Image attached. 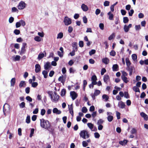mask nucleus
Returning a JSON list of instances; mask_svg holds the SVG:
<instances>
[{"mask_svg":"<svg viewBox=\"0 0 148 148\" xmlns=\"http://www.w3.org/2000/svg\"><path fill=\"white\" fill-rule=\"evenodd\" d=\"M118 106L120 108L123 109L125 108V105L124 102L121 101L119 102Z\"/></svg>","mask_w":148,"mask_h":148,"instance_id":"nucleus-12","label":"nucleus"},{"mask_svg":"<svg viewBox=\"0 0 148 148\" xmlns=\"http://www.w3.org/2000/svg\"><path fill=\"white\" fill-rule=\"evenodd\" d=\"M115 36V34L114 33H113L110 36L108 37V40H111Z\"/></svg>","mask_w":148,"mask_h":148,"instance_id":"nucleus-37","label":"nucleus"},{"mask_svg":"<svg viewBox=\"0 0 148 148\" xmlns=\"http://www.w3.org/2000/svg\"><path fill=\"white\" fill-rule=\"evenodd\" d=\"M18 10L17 9V8L15 7H13L12 8V12H18Z\"/></svg>","mask_w":148,"mask_h":148,"instance_id":"nucleus-48","label":"nucleus"},{"mask_svg":"<svg viewBox=\"0 0 148 148\" xmlns=\"http://www.w3.org/2000/svg\"><path fill=\"white\" fill-rule=\"evenodd\" d=\"M12 58L13 60L14 61H19L21 58V57L17 55L15 57H13Z\"/></svg>","mask_w":148,"mask_h":148,"instance_id":"nucleus-28","label":"nucleus"},{"mask_svg":"<svg viewBox=\"0 0 148 148\" xmlns=\"http://www.w3.org/2000/svg\"><path fill=\"white\" fill-rule=\"evenodd\" d=\"M121 78L123 81L125 83H127L129 81V79L126 77H121Z\"/></svg>","mask_w":148,"mask_h":148,"instance_id":"nucleus-24","label":"nucleus"},{"mask_svg":"<svg viewBox=\"0 0 148 148\" xmlns=\"http://www.w3.org/2000/svg\"><path fill=\"white\" fill-rule=\"evenodd\" d=\"M126 69L129 72L130 75L131 76L132 74L133 71L134 70V67L133 66H129L127 67Z\"/></svg>","mask_w":148,"mask_h":148,"instance_id":"nucleus-8","label":"nucleus"},{"mask_svg":"<svg viewBox=\"0 0 148 148\" xmlns=\"http://www.w3.org/2000/svg\"><path fill=\"white\" fill-rule=\"evenodd\" d=\"M26 121L27 123H30V117L29 116H27Z\"/></svg>","mask_w":148,"mask_h":148,"instance_id":"nucleus-54","label":"nucleus"},{"mask_svg":"<svg viewBox=\"0 0 148 148\" xmlns=\"http://www.w3.org/2000/svg\"><path fill=\"white\" fill-rule=\"evenodd\" d=\"M129 19L128 17H124L123 18V22L125 23H127L128 22Z\"/></svg>","mask_w":148,"mask_h":148,"instance_id":"nucleus-39","label":"nucleus"},{"mask_svg":"<svg viewBox=\"0 0 148 148\" xmlns=\"http://www.w3.org/2000/svg\"><path fill=\"white\" fill-rule=\"evenodd\" d=\"M82 146L84 147H86L88 145V144L87 142L86 141H84L82 143Z\"/></svg>","mask_w":148,"mask_h":148,"instance_id":"nucleus-41","label":"nucleus"},{"mask_svg":"<svg viewBox=\"0 0 148 148\" xmlns=\"http://www.w3.org/2000/svg\"><path fill=\"white\" fill-rule=\"evenodd\" d=\"M40 126L42 128L46 129H48L50 128V123L48 120L43 119H40Z\"/></svg>","mask_w":148,"mask_h":148,"instance_id":"nucleus-1","label":"nucleus"},{"mask_svg":"<svg viewBox=\"0 0 148 148\" xmlns=\"http://www.w3.org/2000/svg\"><path fill=\"white\" fill-rule=\"evenodd\" d=\"M87 125L89 128L92 130L93 128L94 125L91 123H87Z\"/></svg>","mask_w":148,"mask_h":148,"instance_id":"nucleus-32","label":"nucleus"},{"mask_svg":"<svg viewBox=\"0 0 148 148\" xmlns=\"http://www.w3.org/2000/svg\"><path fill=\"white\" fill-rule=\"evenodd\" d=\"M121 72L122 73L121 77H126L127 75V73L124 71H121Z\"/></svg>","mask_w":148,"mask_h":148,"instance_id":"nucleus-40","label":"nucleus"},{"mask_svg":"<svg viewBox=\"0 0 148 148\" xmlns=\"http://www.w3.org/2000/svg\"><path fill=\"white\" fill-rule=\"evenodd\" d=\"M35 71L36 73H38L40 71L41 68L39 64H36L35 65Z\"/></svg>","mask_w":148,"mask_h":148,"instance_id":"nucleus-16","label":"nucleus"},{"mask_svg":"<svg viewBox=\"0 0 148 148\" xmlns=\"http://www.w3.org/2000/svg\"><path fill=\"white\" fill-rule=\"evenodd\" d=\"M52 101L56 102L57 101L59 98V96L58 95L56 92H54L53 95H50Z\"/></svg>","mask_w":148,"mask_h":148,"instance_id":"nucleus-4","label":"nucleus"},{"mask_svg":"<svg viewBox=\"0 0 148 148\" xmlns=\"http://www.w3.org/2000/svg\"><path fill=\"white\" fill-rule=\"evenodd\" d=\"M102 97L103 99H105L106 101H108L109 99V97L107 95L105 94L103 95H102Z\"/></svg>","mask_w":148,"mask_h":148,"instance_id":"nucleus-42","label":"nucleus"},{"mask_svg":"<svg viewBox=\"0 0 148 148\" xmlns=\"http://www.w3.org/2000/svg\"><path fill=\"white\" fill-rule=\"evenodd\" d=\"M10 106L7 103H5L3 106V112L5 115L6 112H9L10 110Z\"/></svg>","mask_w":148,"mask_h":148,"instance_id":"nucleus-5","label":"nucleus"},{"mask_svg":"<svg viewBox=\"0 0 148 148\" xmlns=\"http://www.w3.org/2000/svg\"><path fill=\"white\" fill-rule=\"evenodd\" d=\"M83 21L84 23H86L87 22V19L86 16H84L83 18Z\"/></svg>","mask_w":148,"mask_h":148,"instance_id":"nucleus-62","label":"nucleus"},{"mask_svg":"<svg viewBox=\"0 0 148 148\" xmlns=\"http://www.w3.org/2000/svg\"><path fill=\"white\" fill-rule=\"evenodd\" d=\"M25 81H22L19 84L20 87H25Z\"/></svg>","mask_w":148,"mask_h":148,"instance_id":"nucleus-31","label":"nucleus"},{"mask_svg":"<svg viewBox=\"0 0 148 148\" xmlns=\"http://www.w3.org/2000/svg\"><path fill=\"white\" fill-rule=\"evenodd\" d=\"M34 40L38 42H40L41 40V38L38 36H36L34 38Z\"/></svg>","mask_w":148,"mask_h":148,"instance_id":"nucleus-43","label":"nucleus"},{"mask_svg":"<svg viewBox=\"0 0 148 148\" xmlns=\"http://www.w3.org/2000/svg\"><path fill=\"white\" fill-rule=\"evenodd\" d=\"M48 72L44 70L42 72V74L44 75V77L46 78L47 77Z\"/></svg>","mask_w":148,"mask_h":148,"instance_id":"nucleus-30","label":"nucleus"},{"mask_svg":"<svg viewBox=\"0 0 148 148\" xmlns=\"http://www.w3.org/2000/svg\"><path fill=\"white\" fill-rule=\"evenodd\" d=\"M128 142V141L126 140H124L123 141H120L119 144L122 145H125Z\"/></svg>","mask_w":148,"mask_h":148,"instance_id":"nucleus-25","label":"nucleus"},{"mask_svg":"<svg viewBox=\"0 0 148 148\" xmlns=\"http://www.w3.org/2000/svg\"><path fill=\"white\" fill-rule=\"evenodd\" d=\"M132 57L134 63H136L137 62V55L135 54H133L132 55Z\"/></svg>","mask_w":148,"mask_h":148,"instance_id":"nucleus-14","label":"nucleus"},{"mask_svg":"<svg viewBox=\"0 0 148 148\" xmlns=\"http://www.w3.org/2000/svg\"><path fill=\"white\" fill-rule=\"evenodd\" d=\"M53 113L59 114L61 113V112L57 108H54L53 110Z\"/></svg>","mask_w":148,"mask_h":148,"instance_id":"nucleus-20","label":"nucleus"},{"mask_svg":"<svg viewBox=\"0 0 148 148\" xmlns=\"http://www.w3.org/2000/svg\"><path fill=\"white\" fill-rule=\"evenodd\" d=\"M27 44L25 43H23L22 46L21 48V50L19 54L22 55L25 53L26 51V49L25 48L26 47Z\"/></svg>","mask_w":148,"mask_h":148,"instance_id":"nucleus-6","label":"nucleus"},{"mask_svg":"<svg viewBox=\"0 0 148 148\" xmlns=\"http://www.w3.org/2000/svg\"><path fill=\"white\" fill-rule=\"evenodd\" d=\"M110 55L114 56L116 55V52L114 50H112L110 52Z\"/></svg>","mask_w":148,"mask_h":148,"instance_id":"nucleus-56","label":"nucleus"},{"mask_svg":"<svg viewBox=\"0 0 148 148\" xmlns=\"http://www.w3.org/2000/svg\"><path fill=\"white\" fill-rule=\"evenodd\" d=\"M119 66L117 64H114L112 67V70L113 71H116L119 70Z\"/></svg>","mask_w":148,"mask_h":148,"instance_id":"nucleus-19","label":"nucleus"},{"mask_svg":"<svg viewBox=\"0 0 148 148\" xmlns=\"http://www.w3.org/2000/svg\"><path fill=\"white\" fill-rule=\"evenodd\" d=\"M51 66L49 62H46L44 65V68L46 70H49L51 69Z\"/></svg>","mask_w":148,"mask_h":148,"instance_id":"nucleus-10","label":"nucleus"},{"mask_svg":"<svg viewBox=\"0 0 148 148\" xmlns=\"http://www.w3.org/2000/svg\"><path fill=\"white\" fill-rule=\"evenodd\" d=\"M100 91L99 90H95L94 94L95 95L97 96L100 93Z\"/></svg>","mask_w":148,"mask_h":148,"instance_id":"nucleus-50","label":"nucleus"},{"mask_svg":"<svg viewBox=\"0 0 148 148\" xmlns=\"http://www.w3.org/2000/svg\"><path fill=\"white\" fill-rule=\"evenodd\" d=\"M70 94L73 100H75L77 97V94L75 91L71 92Z\"/></svg>","mask_w":148,"mask_h":148,"instance_id":"nucleus-11","label":"nucleus"},{"mask_svg":"<svg viewBox=\"0 0 148 148\" xmlns=\"http://www.w3.org/2000/svg\"><path fill=\"white\" fill-rule=\"evenodd\" d=\"M87 109L86 107H83L82 109V112H83L85 113L87 111Z\"/></svg>","mask_w":148,"mask_h":148,"instance_id":"nucleus-52","label":"nucleus"},{"mask_svg":"<svg viewBox=\"0 0 148 148\" xmlns=\"http://www.w3.org/2000/svg\"><path fill=\"white\" fill-rule=\"evenodd\" d=\"M34 128H32L31 130L30 134V137H31L32 136L33 134H34Z\"/></svg>","mask_w":148,"mask_h":148,"instance_id":"nucleus-55","label":"nucleus"},{"mask_svg":"<svg viewBox=\"0 0 148 148\" xmlns=\"http://www.w3.org/2000/svg\"><path fill=\"white\" fill-rule=\"evenodd\" d=\"M27 5V4H26L25 2L23 1H21L19 3L17 6V8L19 10H22L25 8Z\"/></svg>","mask_w":148,"mask_h":148,"instance_id":"nucleus-3","label":"nucleus"},{"mask_svg":"<svg viewBox=\"0 0 148 148\" xmlns=\"http://www.w3.org/2000/svg\"><path fill=\"white\" fill-rule=\"evenodd\" d=\"M64 22L66 25H68L71 24V19L68 17L66 16L64 18Z\"/></svg>","mask_w":148,"mask_h":148,"instance_id":"nucleus-7","label":"nucleus"},{"mask_svg":"<svg viewBox=\"0 0 148 148\" xmlns=\"http://www.w3.org/2000/svg\"><path fill=\"white\" fill-rule=\"evenodd\" d=\"M94 136L96 138H98L100 137V135L98 132H95L94 133Z\"/></svg>","mask_w":148,"mask_h":148,"instance_id":"nucleus-57","label":"nucleus"},{"mask_svg":"<svg viewBox=\"0 0 148 148\" xmlns=\"http://www.w3.org/2000/svg\"><path fill=\"white\" fill-rule=\"evenodd\" d=\"M108 115L107 119L109 122H111L113 120V116H112V113L111 112H107Z\"/></svg>","mask_w":148,"mask_h":148,"instance_id":"nucleus-9","label":"nucleus"},{"mask_svg":"<svg viewBox=\"0 0 148 148\" xmlns=\"http://www.w3.org/2000/svg\"><path fill=\"white\" fill-rule=\"evenodd\" d=\"M58 80L59 82H60L63 84H64L65 82V80L64 79L63 77L62 76L59 77Z\"/></svg>","mask_w":148,"mask_h":148,"instance_id":"nucleus-29","label":"nucleus"},{"mask_svg":"<svg viewBox=\"0 0 148 148\" xmlns=\"http://www.w3.org/2000/svg\"><path fill=\"white\" fill-rule=\"evenodd\" d=\"M133 90L135 92H140L139 89L136 86H134L133 87Z\"/></svg>","mask_w":148,"mask_h":148,"instance_id":"nucleus-33","label":"nucleus"},{"mask_svg":"<svg viewBox=\"0 0 148 148\" xmlns=\"http://www.w3.org/2000/svg\"><path fill=\"white\" fill-rule=\"evenodd\" d=\"M77 43L76 42H73V50H74V51H77Z\"/></svg>","mask_w":148,"mask_h":148,"instance_id":"nucleus-27","label":"nucleus"},{"mask_svg":"<svg viewBox=\"0 0 148 148\" xmlns=\"http://www.w3.org/2000/svg\"><path fill=\"white\" fill-rule=\"evenodd\" d=\"M66 93V90L65 89H62L61 91V95L62 96H64L65 95Z\"/></svg>","mask_w":148,"mask_h":148,"instance_id":"nucleus-45","label":"nucleus"},{"mask_svg":"<svg viewBox=\"0 0 148 148\" xmlns=\"http://www.w3.org/2000/svg\"><path fill=\"white\" fill-rule=\"evenodd\" d=\"M38 85V84L37 82H34L32 84V87H36Z\"/></svg>","mask_w":148,"mask_h":148,"instance_id":"nucleus-58","label":"nucleus"},{"mask_svg":"<svg viewBox=\"0 0 148 148\" xmlns=\"http://www.w3.org/2000/svg\"><path fill=\"white\" fill-rule=\"evenodd\" d=\"M110 2L108 1H105L104 3V5L105 6H107L109 5Z\"/></svg>","mask_w":148,"mask_h":148,"instance_id":"nucleus-49","label":"nucleus"},{"mask_svg":"<svg viewBox=\"0 0 148 148\" xmlns=\"http://www.w3.org/2000/svg\"><path fill=\"white\" fill-rule=\"evenodd\" d=\"M124 96L125 98L127 99H128L130 98L128 92H124Z\"/></svg>","mask_w":148,"mask_h":148,"instance_id":"nucleus-36","label":"nucleus"},{"mask_svg":"<svg viewBox=\"0 0 148 148\" xmlns=\"http://www.w3.org/2000/svg\"><path fill=\"white\" fill-rule=\"evenodd\" d=\"M46 112V111L44 109H42L41 111L40 114L41 115L43 116L44 115Z\"/></svg>","mask_w":148,"mask_h":148,"instance_id":"nucleus-64","label":"nucleus"},{"mask_svg":"<svg viewBox=\"0 0 148 148\" xmlns=\"http://www.w3.org/2000/svg\"><path fill=\"white\" fill-rule=\"evenodd\" d=\"M102 61L105 64H107L109 63V60L108 58H106L102 59Z\"/></svg>","mask_w":148,"mask_h":148,"instance_id":"nucleus-23","label":"nucleus"},{"mask_svg":"<svg viewBox=\"0 0 148 148\" xmlns=\"http://www.w3.org/2000/svg\"><path fill=\"white\" fill-rule=\"evenodd\" d=\"M103 81L106 83H107L109 80V77L108 75H104L103 76Z\"/></svg>","mask_w":148,"mask_h":148,"instance_id":"nucleus-17","label":"nucleus"},{"mask_svg":"<svg viewBox=\"0 0 148 148\" xmlns=\"http://www.w3.org/2000/svg\"><path fill=\"white\" fill-rule=\"evenodd\" d=\"M141 116L143 117L146 121H147L148 119V116L143 112H142L140 114Z\"/></svg>","mask_w":148,"mask_h":148,"instance_id":"nucleus-18","label":"nucleus"},{"mask_svg":"<svg viewBox=\"0 0 148 148\" xmlns=\"http://www.w3.org/2000/svg\"><path fill=\"white\" fill-rule=\"evenodd\" d=\"M134 11L133 9H131L128 12L129 15L130 16H132L134 13Z\"/></svg>","mask_w":148,"mask_h":148,"instance_id":"nucleus-61","label":"nucleus"},{"mask_svg":"<svg viewBox=\"0 0 148 148\" xmlns=\"http://www.w3.org/2000/svg\"><path fill=\"white\" fill-rule=\"evenodd\" d=\"M26 99L29 102H32V99L29 96H27L26 97Z\"/></svg>","mask_w":148,"mask_h":148,"instance_id":"nucleus-59","label":"nucleus"},{"mask_svg":"<svg viewBox=\"0 0 148 148\" xmlns=\"http://www.w3.org/2000/svg\"><path fill=\"white\" fill-rule=\"evenodd\" d=\"M125 62L127 67L130 66L131 63L128 58H127L125 59Z\"/></svg>","mask_w":148,"mask_h":148,"instance_id":"nucleus-26","label":"nucleus"},{"mask_svg":"<svg viewBox=\"0 0 148 148\" xmlns=\"http://www.w3.org/2000/svg\"><path fill=\"white\" fill-rule=\"evenodd\" d=\"M63 34L62 32L59 33L58 35V36L57 37V38L58 39V38H61L63 37Z\"/></svg>","mask_w":148,"mask_h":148,"instance_id":"nucleus-38","label":"nucleus"},{"mask_svg":"<svg viewBox=\"0 0 148 148\" xmlns=\"http://www.w3.org/2000/svg\"><path fill=\"white\" fill-rule=\"evenodd\" d=\"M20 31L19 30L15 29L14 31V33L16 35H18L20 34Z\"/></svg>","mask_w":148,"mask_h":148,"instance_id":"nucleus-47","label":"nucleus"},{"mask_svg":"<svg viewBox=\"0 0 148 148\" xmlns=\"http://www.w3.org/2000/svg\"><path fill=\"white\" fill-rule=\"evenodd\" d=\"M44 56V54L43 53L39 54L38 56V59L40 60Z\"/></svg>","mask_w":148,"mask_h":148,"instance_id":"nucleus-46","label":"nucleus"},{"mask_svg":"<svg viewBox=\"0 0 148 148\" xmlns=\"http://www.w3.org/2000/svg\"><path fill=\"white\" fill-rule=\"evenodd\" d=\"M135 29L136 30H139L141 29V27L140 25H136L135 26Z\"/></svg>","mask_w":148,"mask_h":148,"instance_id":"nucleus-63","label":"nucleus"},{"mask_svg":"<svg viewBox=\"0 0 148 148\" xmlns=\"http://www.w3.org/2000/svg\"><path fill=\"white\" fill-rule=\"evenodd\" d=\"M20 108H23L25 107V103L24 102H23L19 104Z\"/></svg>","mask_w":148,"mask_h":148,"instance_id":"nucleus-34","label":"nucleus"},{"mask_svg":"<svg viewBox=\"0 0 148 148\" xmlns=\"http://www.w3.org/2000/svg\"><path fill=\"white\" fill-rule=\"evenodd\" d=\"M81 8L82 9V10L84 11L85 12H86L88 10V8L87 5H86L84 3L82 4L81 7Z\"/></svg>","mask_w":148,"mask_h":148,"instance_id":"nucleus-13","label":"nucleus"},{"mask_svg":"<svg viewBox=\"0 0 148 148\" xmlns=\"http://www.w3.org/2000/svg\"><path fill=\"white\" fill-rule=\"evenodd\" d=\"M109 16V20H113L114 16L113 14H112L110 11L108 12V14Z\"/></svg>","mask_w":148,"mask_h":148,"instance_id":"nucleus-22","label":"nucleus"},{"mask_svg":"<svg viewBox=\"0 0 148 148\" xmlns=\"http://www.w3.org/2000/svg\"><path fill=\"white\" fill-rule=\"evenodd\" d=\"M21 25L23 26H24L25 25V23L24 21L23 20H21L19 21Z\"/></svg>","mask_w":148,"mask_h":148,"instance_id":"nucleus-44","label":"nucleus"},{"mask_svg":"<svg viewBox=\"0 0 148 148\" xmlns=\"http://www.w3.org/2000/svg\"><path fill=\"white\" fill-rule=\"evenodd\" d=\"M79 135L81 137L84 139L88 138L89 137V134H88L87 131L85 130L81 131Z\"/></svg>","mask_w":148,"mask_h":148,"instance_id":"nucleus-2","label":"nucleus"},{"mask_svg":"<svg viewBox=\"0 0 148 148\" xmlns=\"http://www.w3.org/2000/svg\"><path fill=\"white\" fill-rule=\"evenodd\" d=\"M123 29L125 32H127L129 31V28H128L127 25H125L124 26Z\"/></svg>","mask_w":148,"mask_h":148,"instance_id":"nucleus-35","label":"nucleus"},{"mask_svg":"<svg viewBox=\"0 0 148 148\" xmlns=\"http://www.w3.org/2000/svg\"><path fill=\"white\" fill-rule=\"evenodd\" d=\"M97 79V77L95 75L92 76L91 78V80L92 81V83L94 84H96L97 82L96 81Z\"/></svg>","mask_w":148,"mask_h":148,"instance_id":"nucleus-15","label":"nucleus"},{"mask_svg":"<svg viewBox=\"0 0 148 148\" xmlns=\"http://www.w3.org/2000/svg\"><path fill=\"white\" fill-rule=\"evenodd\" d=\"M96 52L95 50L94 49H92L91 51H90L89 52V54L91 56L93 54H94Z\"/></svg>","mask_w":148,"mask_h":148,"instance_id":"nucleus-53","label":"nucleus"},{"mask_svg":"<svg viewBox=\"0 0 148 148\" xmlns=\"http://www.w3.org/2000/svg\"><path fill=\"white\" fill-rule=\"evenodd\" d=\"M104 121L101 119H99L97 123V124L98 125H100Z\"/></svg>","mask_w":148,"mask_h":148,"instance_id":"nucleus-51","label":"nucleus"},{"mask_svg":"<svg viewBox=\"0 0 148 148\" xmlns=\"http://www.w3.org/2000/svg\"><path fill=\"white\" fill-rule=\"evenodd\" d=\"M116 115L118 119H120V113L116 111Z\"/></svg>","mask_w":148,"mask_h":148,"instance_id":"nucleus-60","label":"nucleus"},{"mask_svg":"<svg viewBox=\"0 0 148 148\" xmlns=\"http://www.w3.org/2000/svg\"><path fill=\"white\" fill-rule=\"evenodd\" d=\"M16 82V79L15 78H12L10 81L11 86H14Z\"/></svg>","mask_w":148,"mask_h":148,"instance_id":"nucleus-21","label":"nucleus"}]
</instances>
